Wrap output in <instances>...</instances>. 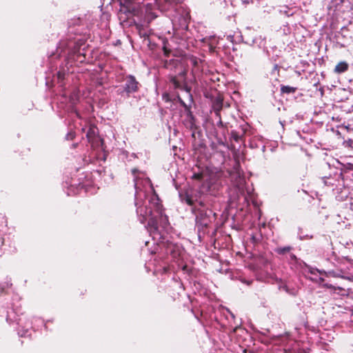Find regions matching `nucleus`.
<instances>
[{
  "label": "nucleus",
  "instance_id": "16",
  "mask_svg": "<svg viewBox=\"0 0 353 353\" xmlns=\"http://www.w3.org/2000/svg\"><path fill=\"white\" fill-rule=\"evenodd\" d=\"M181 199L183 201H185V203H188L189 205H192L193 204V201L192 200L191 198L189 197L188 195H185L184 198L182 197Z\"/></svg>",
  "mask_w": 353,
  "mask_h": 353
},
{
  "label": "nucleus",
  "instance_id": "4",
  "mask_svg": "<svg viewBox=\"0 0 353 353\" xmlns=\"http://www.w3.org/2000/svg\"><path fill=\"white\" fill-rule=\"evenodd\" d=\"M68 48L70 51L68 59L71 65L75 63H81L85 61V45L83 39H77L74 41H70Z\"/></svg>",
  "mask_w": 353,
  "mask_h": 353
},
{
  "label": "nucleus",
  "instance_id": "6",
  "mask_svg": "<svg viewBox=\"0 0 353 353\" xmlns=\"http://www.w3.org/2000/svg\"><path fill=\"white\" fill-rule=\"evenodd\" d=\"M139 82L136 80L133 75H128L124 79V85L123 86V90H118L119 94H122L125 93L127 97H129L130 94L134 93L139 90Z\"/></svg>",
  "mask_w": 353,
  "mask_h": 353
},
{
  "label": "nucleus",
  "instance_id": "9",
  "mask_svg": "<svg viewBox=\"0 0 353 353\" xmlns=\"http://www.w3.org/2000/svg\"><path fill=\"white\" fill-rule=\"evenodd\" d=\"M98 129L94 125H90L86 131L85 136L88 142L93 143L98 141Z\"/></svg>",
  "mask_w": 353,
  "mask_h": 353
},
{
  "label": "nucleus",
  "instance_id": "23",
  "mask_svg": "<svg viewBox=\"0 0 353 353\" xmlns=\"http://www.w3.org/2000/svg\"><path fill=\"white\" fill-rule=\"evenodd\" d=\"M163 272H166L168 271V268L165 265L162 266Z\"/></svg>",
  "mask_w": 353,
  "mask_h": 353
},
{
  "label": "nucleus",
  "instance_id": "27",
  "mask_svg": "<svg viewBox=\"0 0 353 353\" xmlns=\"http://www.w3.org/2000/svg\"><path fill=\"white\" fill-rule=\"evenodd\" d=\"M243 352H244V353H246V350H243Z\"/></svg>",
  "mask_w": 353,
  "mask_h": 353
},
{
  "label": "nucleus",
  "instance_id": "8",
  "mask_svg": "<svg viewBox=\"0 0 353 353\" xmlns=\"http://www.w3.org/2000/svg\"><path fill=\"white\" fill-rule=\"evenodd\" d=\"M68 93L67 92L63 91V94L61 96L60 101L61 103H63L68 101V102H69V105H68V110L71 109L72 112H73L77 117H79V112L74 108V97L73 96H70L68 97Z\"/></svg>",
  "mask_w": 353,
  "mask_h": 353
},
{
  "label": "nucleus",
  "instance_id": "20",
  "mask_svg": "<svg viewBox=\"0 0 353 353\" xmlns=\"http://www.w3.org/2000/svg\"><path fill=\"white\" fill-rule=\"evenodd\" d=\"M346 145L353 148V140L349 139L345 141Z\"/></svg>",
  "mask_w": 353,
  "mask_h": 353
},
{
  "label": "nucleus",
  "instance_id": "19",
  "mask_svg": "<svg viewBox=\"0 0 353 353\" xmlns=\"http://www.w3.org/2000/svg\"><path fill=\"white\" fill-rule=\"evenodd\" d=\"M28 330H24V331H21V330H19V332H18V334H19L20 336L25 337V336L29 335V334H28Z\"/></svg>",
  "mask_w": 353,
  "mask_h": 353
},
{
  "label": "nucleus",
  "instance_id": "25",
  "mask_svg": "<svg viewBox=\"0 0 353 353\" xmlns=\"http://www.w3.org/2000/svg\"><path fill=\"white\" fill-rule=\"evenodd\" d=\"M7 285H8H8H12V283H7Z\"/></svg>",
  "mask_w": 353,
  "mask_h": 353
},
{
  "label": "nucleus",
  "instance_id": "13",
  "mask_svg": "<svg viewBox=\"0 0 353 353\" xmlns=\"http://www.w3.org/2000/svg\"><path fill=\"white\" fill-rule=\"evenodd\" d=\"M348 69V64L346 62H340L338 63L334 69V71L338 73L345 72Z\"/></svg>",
  "mask_w": 353,
  "mask_h": 353
},
{
  "label": "nucleus",
  "instance_id": "21",
  "mask_svg": "<svg viewBox=\"0 0 353 353\" xmlns=\"http://www.w3.org/2000/svg\"><path fill=\"white\" fill-rule=\"evenodd\" d=\"M290 256L291 260L296 261V256L294 254H290Z\"/></svg>",
  "mask_w": 353,
  "mask_h": 353
},
{
  "label": "nucleus",
  "instance_id": "22",
  "mask_svg": "<svg viewBox=\"0 0 353 353\" xmlns=\"http://www.w3.org/2000/svg\"><path fill=\"white\" fill-rule=\"evenodd\" d=\"M248 125V123H244V128H243V130H244V133L245 132V131L247 130V126Z\"/></svg>",
  "mask_w": 353,
  "mask_h": 353
},
{
  "label": "nucleus",
  "instance_id": "24",
  "mask_svg": "<svg viewBox=\"0 0 353 353\" xmlns=\"http://www.w3.org/2000/svg\"><path fill=\"white\" fill-rule=\"evenodd\" d=\"M203 224L205 226H207V225H208V222H206V221H205Z\"/></svg>",
  "mask_w": 353,
  "mask_h": 353
},
{
  "label": "nucleus",
  "instance_id": "17",
  "mask_svg": "<svg viewBox=\"0 0 353 353\" xmlns=\"http://www.w3.org/2000/svg\"><path fill=\"white\" fill-rule=\"evenodd\" d=\"M163 52L165 56H168V54L170 53L171 50L168 48L167 43L165 42L163 43Z\"/></svg>",
  "mask_w": 353,
  "mask_h": 353
},
{
  "label": "nucleus",
  "instance_id": "5",
  "mask_svg": "<svg viewBox=\"0 0 353 353\" xmlns=\"http://www.w3.org/2000/svg\"><path fill=\"white\" fill-rule=\"evenodd\" d=\"M157 247L151 251V254H158V257H161V253H165L168 256L170 255L172 259H176L181 252V247L176 244L164 241L157 243Z\"/></svg>",
  "mask_w": 353,
  "mask_h": 353
},
{
  "label": "nucleus",
  "instance_id": "15",
  "mask_svg": "<svg viewBox=\"0 0 353 353\" xmlns=\"http://www.w3.org/2000/svg\"><path fill=\"white\" fill-rule=\"evenodd\" d=\"M292 248L291 246H285L283 248H278L276 250V252L279 254H285V253L290 252Z\"/></svg>",
  "mask_w": 353,
  "mask_h": 353
},
{
  "label": "nucleus",
  "instance_id": "26",
  "mask_svg": "<svg viewBox=\"0 0 353 353\" xmlns=\"http://www.w3.org/2000/svg\"><path fill=\"white\" fill-rule=\"evenodd\" d=\"M244 43H249V41H244Z\"/></svg>",
  "mask_w": 353,
  "mask_h": 353
},
{
  "label": "nucleus",
  "instance_id": "1",
  "mask_svg": "<svg viewBox=\"0 0 353 353\" xmlns=\"http://www.w3.org/2000/svg\"><path fill=\"white\" fill-rule=\"evenodd\" d=\"M132 172L134 175V204L138 219L141 223L148 221L146 228L155 242L163 236L159 225L165 228L168 225V216L163 214L162 205L149 178L137 169H133Z\"/></svg>",
  "mask_w": 353,
  "mask_h": 353
},
{
  "label": "nucleus",
  "instance_id": "10",
  "mask_svg": "<svg viewBox=\"0 0 353 353\" xmlns=\"http://www.w3.org/2000/svg\"><path fill=\"white\" fill-rule=\"evenodd\" d=\"M185 62L188 65L196 68L198 66L200 59L195 56L190 55L185 57Z\"/></svg>",
  "mask_w": 353,
  "mask_h": 353
},
{
  "label": "nucleus",
  "instance_id": "12",
  "mask_svg": "<svg viewBox=\"0 0 353 353\" xmlns=\"http://www.w3.org/2000/svg\"><path fill=\"white\" fill-rule=\"evenodd\" d=\"M297 90V88L295 87H292L290 85H281V92L282 94H293Z\"/></svg>",
  "mask_w": 353,
  "mask_h": 353
},
{
  "label": "nucleus",
  "instance_id": "2",
  "mask_svg": "<svg viewBox=\"0 0 353 353\" xmlns=\"http://www.w3.org/2000/svg\"><path fill=\"white\" fill-rule=\"evenodd\" d=\"M248 196L244 195V205H247L248 214H244V220L248 219L251 221L253 219L250 226L247 231V235L250 237V241H248L246 245L244 244V248L248 250V248L257 246L261 241L263 236L261 232V228L265 227V223H256L259 221L261 216V210L259 205L256 201L254 194L248 188L246 190Z\"/></svg>",
  "mask_w": 353,
  "mask_h": 353
},
{
  "label": "nucleus",
  "instance_id": "14",
  "mask_svg": "<svg viewBox=\"0 0 353 353\" xmlns=\"http://www.w3.org/2000/svg\"><path fill=\"white\" fill-rule=\"evenodd\" d=\"M66 73L64 70H59L57 72V79H58V83H59L60 87L63 86V81L65 79Z\"/></svg>",
  "mask_w": 353,
  "mask_h": 353
},
{
  "label": "nucleus",
  "instance_id": "18",
  "mask_svg": "<svg viewBox=\"0 0 353 353\" xmlns=\"http://www.w3.org/2000/svg\"><path fill=\"white\" fill-rule=\"evenodd\" d=\"M74 137H75V133L73 131L70 130L66 134L65 138L68 140H72L74 138Z\"/></svg>",
  "mask_w": 353,
  "mask_h": 353
},
{
  "label": "nucleus",
  "instance_id": "11",
  "mask_svg": "<svg viewBox=\"0 0 353 353\" xmlns=\"http://www.w3.org/2000/svg\"><path fill=\"white\" fill-rule=\"evenodd\" d=\"M137 29L141 37L148 38L150 36V30L145 28L142 25H137Z\"/></svg>",
  "mask_w": 353,
  "mask_h": 353
},
{
  "label": "nucleus",
  "instance_id": "3",
  "mask_svg": "<svg viewBox=\"0 0 353 353\" xmlns=\"http://www.w3.org/2000/svg\"><path fill=\"white\" fill-rule=\"evenodd\" d=\"M167 69H175V74L170 75V82L174 88L181 89L190 94V88L185 83V77L187 73L186 69L183 67L181 62L179 59H170L165 61L164 64Z\"/></svg>",
  "mask_w": 353,
  "mask_h": 353
},
{
  "label": "nucleus",
  "instance_id": "7",
  "mask_svg": "<svg viewBox=\"0 0 353 353\" xmlns=\"http://www.w3.org/2000/svg\"><path fill=\"white\" fill-rule=\"evenodd\" d=\"M267 263V259L261 256H256L254 258L253 261L248 264V267L251 270L256 272L263 270Z\"/></svg>",
  "mask_w": 353,
  "mask_h": 353
}]
</instances>
